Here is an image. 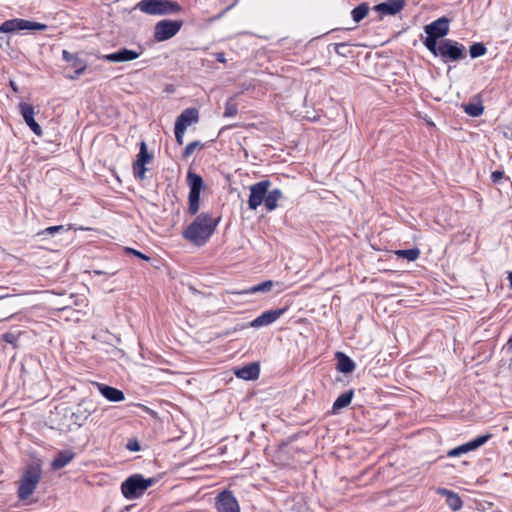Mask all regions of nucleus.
Masks as SVG:
<instances>
[{"mask_svg": "<svg viewBox=\"0 0 512 512\" xmlns=\"http://www.w3.org/2000/svg\"><path fill=\"white\" fill-rule=\"evenodd\" d=\"M286 311V308L267 310L251 321L250 326L253 328L266 327L277 321Z\"/></svg>", "mask_w": 512, "mask_h": 512, "instance_id": "nucleus-15", "label": "nucleus"}, {"mask_svg": "<svg viewBox=\"0 0 512 512\" xmlns=\"http://www.w3.org/2000/svg\"><path fill=\"white\" fill-rule=\"evenodd\" d=\"M487 49L483 43L477 42L469 47V53L472 58H478L486 53Z\"/></svg>", "mask_w": 512, "mask_h": 512, "instance_id": "nucleus-32", "label": "nucleus"}, {"mask_svg": "<svg viewBox=\"0 0 512 512\" xmlns=\"http://www.w3.org/2000/svg\"><path fill=\"white\" fill-rule=\"evenodd\" d=\"M238 113V106L233 98H229L225 103V110L223 116L226 118L234 117Z\"/></svg>", "mask_w": 512, "mask_h": 512, "instance_id": "nucleus-31", "label": "nucleus"}, {"mask_svg": "<svg viewBox=\"0 0 512 512\" xmlns=\"http://www.w3.org/2000/svg\"><path fill=\"white\" fill-rule=\"evenodd\" d=\"M274 286V282L272 280H266L259 284L253 285L247 289L242 290L239 292L241 295H250V294H256V293H267L271 291V289Z\"/></svg>", "mask_w": 512, "mask_h": 512, "instance_id": "nucleus-24", "label": "nucleus"}, {"mask_svg": "<svg viewBox=\"0 0 512 512\" xmlns=\"http://www.w3.org/2000/svg\"><path fill=\"white\" fill-rule=\"evenodd\" d=\"M337 360V370L344 374L352 373L355 370V362L344 352L338 351L335 353Z\"/></svg>", "mask_w": 512, "mask_h": 512, "instance_id": "nucleus-20", "label": "nucleus"}, {"mask_svg": "<svg viewBox=\"0 0 512 512\" xmlns=\"http://www.w3.org/2000/svg\"><path fill=\"white\" fill-rule=\"evenodd\" d=\"M153 158V155L148 152L147 145L144 141L140 143L139 153L137 154V159L133 163V174L135 178L139 180H143L146 177V167L145 165L150 163Z\"/></svg>", "mask_w": 512, "mask_h": 512, "instance_id": "nucleus-11", "label": "nucleus"}, {"mask_svg": "<svg viewBox=\"0 0 512 512\" xmlns=\"http://www.w3.org/2000/svg\"><path fill=\"white\" fill-rule=\"evenodd\" d=\"M396 254L398 257L407 259L408 261H415L420 256V250L418 248L404 249L396 251Z\"/></svg>", "mask_w": 512, "mask_h": 512, "instance_id": "nucleus-28", "label": "nucleus"}, {"mask_svg": "<svg viewBox=\"0 0 512 512\" xmlns=\"http://www.w3.org/2000/svg\"><path fill=\"white\" fill-rule=\"evenodd\" d=\"M126 251L127 253L129 254H133L135 255L136 257L142 259V260H145V261H149L150 260V257L143 254L142 252L138 251V250H135L133 248H126Z\"/></svg>", "mask_w": 512, "mask_h": 512, "instance_id": "nucleus-39", "label": "nucleus"}, {"mask_svg": "<svg viewBox=\"0 0 512 512\" xmlns=\"http://www.w3.org/2000/svg\"><path fill=\"white\" fill-rule=\"evenodd\" d=\"M98 59L106 62L119 63L117 52L101 55Z\"/></svg>", "mask_w": 512, "mask_h": 512, "instance_id": "nucleus-37", "label": "nucleus"}, {"mask_svg": "<svg viewBox=\"0 0 512 512\" xmlns=\"http://www.w3.org/2000/svg\"><path fill=\"white\" fill-rule=\"evenodd\" d=\"M86 68H87L86 62H78L77 64L74 65V69H75L74 73L69 75L68 78L71 80L78 79L80 77V75H82L84 73Z\"/></svg>", "mask_w": 512, "mask_h": 512, "instance_id": "nucleus-34", "label": "nucleus"}, {"mask_svg": "<svg viewBox=\"0 0 512 512\" xmlns=\"http://www.w3.org/2000/svg\"><path fill=\"white\" fill-rule=\"evenodd\" d=\"M428 50L435 57L441 58L444 63L459 61L466 57L464 45L451 39H443L435 45V49Z\"/></svg>", "mask_w": 512, "mask_h": 512, "instance_id": "nucleus-4", "label": "nucleus"}, {"mask_svg": "<svg viewBox=\"0 0 512 512\" xmlns=\"http://www.w3.org/2000/svg\"><path fill=\"white\" fill-rule=\"evenodd\" d=\"M126 448L132 452H138L140 450V444L136 439H129Z\"/></svg>", "mask_w": 512, "mask_h": 512, "instance_id": "nucleus-38", "label": "nucleus"}, {"mask_svg": "<svg viewBox=\"0 0 512 512\" xmlns=\"http://www.w3.org/2000/svg\"><path fill=\"white\" fill-rule=\"evenodd\" d=\"M353 396H354L353 389H350V390L346 391L345 393L339 395L333 403V406H332L333 412L336 413L337 411L347 407L351 403Z\"/></svg>", "mask_w": 512, "mask_h": 512, "instance_id": "nucleus-25", "label": "nucleus"}, {"mask_svg": "<svg viewBox=\"0 0 512 512\" xmlns=\"http://www.w3.org/2000/svg\"><path fill=\"white\" fill-rule=\"evenodd\" d=\"M70 229H71V226H67V227L64 225L50 226V227H47L44 230L40 231L38 234L43 235V236H46V235L54 236L56 233L67 232Z\"/></svg>", "mask_w": 512, "mask_h": 512, "instance_id": "nucleus-30", "label": "nucleus"}, {"mask_svg": "<svg viewBox=\"0 0 512 512\" xmlns=\"http://www.w3.org/2000/svg\"><path fill=\"white\" fill-rule=\"evenodd\" d=\"M405 0H387L374 6V10L380 14V18L387 15H396L405 6Z\"/></svg>", "mask_w": 512, "mask_h": 512, "instance_id": "nucleus-16", "label": "nucleus"}, {"mask_svg": "<svg viewBox=\"0 0 512 512\" xmlns=\"http://www.w3.org/2000/svg\"><path fill=\"white\" fill-rule=\"evenodd\" d=\"M449 23L450 20L448 18L441 17L424 27L427 37L424 39L423 44L427 49H435V45L438 44L437 40L449 33Z\"/></svg>", "mask_w": 512, "mask_h": 512, "instance_id": "nucleus-6", "label": "nucleus"}, {"mask_svg": "<svg viewBox=\"0 0 512 512\" xmlns=\"http://www.w3.org/2000/svg\"><path fill=\"white\" fill-rule=\"evenodd\" d=\"M18 109L26 125L33 131L34 134H36L37 136H41L43 134V131L40 125L34 119V106L25 102H21L18 105Z\"/></svg>", "mask_w": 512, "mask_h": 512, "instance_id": "nucleus-14", "label": "nucleus"}, {"mask_svg": "<svg viewBox=\"0 0 512 512\" xmlns=\"http://www.w3.org/2000/svg\"><path fill=\"white\" fill-rule=\"evenodd\" d=\"M42 477V468L38 463H30L24 469L17 490L20 501L27 500L36 490Z\"/></svg>", "mask_w": 512, "mask_h": 512, "instance_id": "nucleus-2", "label": "nucleus"}, {"mask_svg": "<svg viewBox=\"0 0 512 512\" xmlns=\"http://www.w3.org/2000/svg\"><path fill=\"white\" fill-rule=\"evenodd\" d=\"M47 28L48 26L43 23L22 18H14L6 20L0 25V33H16L22 30L45 31Z\"/></svg>", "mask_w": 512, "mask_h": 512, "instance_id": "nucleus-8", "label": "nucleus"}, {"mask_svg": "<svg viewBox=\"0 0 512 512\" xmlns=\"http://www.w3.org/2000/svg\"><path fill=\"white\" fill-rule=\"evenodd\" d=\"M10 87L13 89L14 92H18V86L14 81H10Z\"/></svg>", "mask_w": 512, "mask_h": 512, "instance_id": "nucleus-45", "label": "nucleus"}, {"mask_svg": "<svg viewBox=\"0 0 512 512\" xmlns=\"http://www.w3.org/2000/svg\"><path fill=\"white\" fill-rule=\"evenodd\" d=\"M464 111L471 117H478L483 114L484 107L481 103H468L464 106Z\"/></svg>", "mask_w": 512, "mask_h": 512, "instance_id": "nucleus-29", "label": "nucleus"}, {"mask_svg": "<svg viewBox=\"0 0 512 512\" xmlns=\"http://www.w3.org/2000/svg\"><path fill=\"white\" fill-rule=\"evenodd\" d=\"M348 46L347 43H336L334 44V51L341 56H345V52L343 51L344 48Z\"/></svg>", "mask_w": 512, "mask_h": 512, "instance_id": "nucleus-41", "label": "nucleus"}, {"mask_svg": "<svg viewBox=\"0 0 512 512\" xmlns=\"http://www.w3.org/2000/svg\"><path fill=\"white\" fill-rule=\"evenodd\" d=\"M438 493L443 496H446V504L453 511H458L462 508L463 502L458 494L446 488L438 489Z\"/></svg>", "mask_w": 512, "mask_h": 512, "instance_id": "nucleus-21", "label": "nucleus"}, {"mask_svg": "<svg viewBox=\"0 0 512 512\" xmlns=\"http://www.w3.org/2000/svg\"><path fill=\"white\" fill-rule=\"evenodd\" d=\"M153 483V478H144L140 474H134L121 484V492L126 499L134 500L141 497Z\"/></svg>", "mask_w": 512, "mask_h": 512, "instance_id": "nucleus-5", "label": "nucleus"}, {"mask_svg": "<svg viewBox=\"0 0 512 512\" xmlns=\"http://www.w3.org/2000/svg\"><path fill=\"white\" fill-rule=\"evenodd\" d=\"M116 52L118 55L119 62H128V61L135 60L141 54V52H137L135 50H131V49H127V48H122Z\"/></svg>", "mask_w": 512, "mask_h": 512, "instance_id": "nucleus-27", "label": "nucleus"}, {"mask_svg": "<svg viewBox=\"0 0 512 512\" xmlns=\"http://www.w3.org/2000/svg\"><path fill=\"white\" fill-rule=\"evenodd\" d=\"M135 9L151 16H165L179 13L182 7L172 0H141Z\"/></svg>", "mask_w": 512, "mask_h": 512, "instance_id": "nucleus-3", "label": "nucleus"}, {"mask_svg": "<svg viewBox=\"0 0 512 512\" xmlns=\"http://www.w3.org/2000/svg\"><path fill=\"white\" fill-rule=\"evenodd\" d=\"M8 297V295H0V300Z\"/></svg>", "mask_w": 512, "mask_h": 512, "instance_id": "nucleus-48", "label": "nucleus"}, {"mask_svg": "<svg viewBox=\"0 0 512 512\" xmlns=\"http://www.w3.org/2000/svg\"><path fill=\"white\" fill-rule=\"evenodd\" d=\"M93 273L95 275H108V276H113L116 274V271H113V272H105V271H102V270H94Z\"/></svg>", "mask_w": 512, "mask_h": 512, "instance_id": "nucleus-44", "label": "nucleus"}, {"mask_svg": "<svg viewBox=\"0 0 512 512\" xmlns=\"http://www.w3.org/2000/svg\"><path fill=\"white\" fill-rule=\"evenodd\" d=\"M507 279H508V281H509V285H510V287L512 288V272H509V273H508Z\"/></svg>", "mask_w": 512, "mask_h": 512, "instance_id": "nucleus-46", "label": "nucleus"}, {"mask_svg": "<svg viewBox=\"0 0 512 512\" xmlns=\"http://www.w3.org/2000/svg\"><path fill=\"white\" fill-rule=\"evenodd\" d=\"M201 142L200 141H193L191 143H189L185 149H184V153H183V156L185 158H188L190 155H192V153L194 152V150L198 147V146H201Z\"/></svg>", "mask_w": 512, "mask_h": 512, "instance_id": "nucleus-36", "label": "nucleus"}, {"mask_svg": "<svg viewBox=\"0 0 512 512\" xmlns=\"http://www.w3.org/2000/svg\"><path fill=\"white\" fill-rule=\"evenodd\" d=\"M234 374L239 379L246 381L257 380L260 375V365L258 362H251L243 367L235 368Z\"/></svg>", "mask_w": 512, "mask_h": 512, "instance_id": "nucleus-17", "label": "nucleus"}, {"mask_svg": "<svg viewBox=\"0 0 512 512\" xmlns=\"http://www.w3.org/2000/svg\"><path fill=\"white\" fill-rule=\"evenodd\" d=\"M504 176V173L502 171L496 170L493 171L491 174V179L494 183H497L500 179H502Z\"/></svg>", "mask_w": 512, "mask_h": 512, "instance_id": "nucleus-42", "label": "nucleus"}, {"mask_svg": "<svg viewBox=\"0 0 512 512\" xmlns=\"http://www.w3.org/2000/svg\"><path fill=\"white\" fill-rule=\"evenodd\" d=\"M282 197V191L278 188L269 190L265 195L264 206L268 211H273L278 206V201Z\"/></svg>", "mask_w": 512, "mask_h": 512, "instance_id": "nucleus-23", "label": "nucleus"}, {"mask_svg": "<svg viewBox=\"0 0 512 512\" xmlns=\"http://www.w3.org/2000/svg\"><path fill=\"white\" fill-rule=\"evenodd\" d=\"M62 58L66 62L70 63L72 68H74V65L78 62H85L83 59L79 58L77 54L70 53L67 50L62 51Z\"/></svg>", "mask_w": 512, "mask_h": 512, "instance_id": "nucleus-33", "label": "nucleus"}, {"mask_svg": "<svg viewBox=\"0 0 512 512\" xmlns=\"http://www.w3.org/2000/svg\"><path fill=\"white\" fill-rule=\"evenodd\" d=\"M174 133H175V139H176L177 144L182 145L185 131L174 128Z\"/></svg>", "mask_w": 512, "mask_h": 512, "instance_id": "nucleus-40", "label": "nucleus"}, {"mask_svg": "<svg viewBox=\"0 0 512 512\" xmlns=\"http://www.w3.org/2000/svg\"><path fill=\"white\" fill-rule=\"evenodd\" d=\"M215 59L217 62L219 63H226V57H225V54L223 52H218L215 54Z\"/></svg>", "mask_w": 512, "mask_h": 512, "instance_id": "nucleus-43", "label": "nucleus"}, {"mask_svg": "<svg viewBox=\"0 0 512 512\" xmlns=\"http://www.w3.org/2000/svg\"><path fill=\"white\" fill-rule=\"evenodd\" d=\"M75 454L68 450L60 451L51 462V467L54 470H59L68 465L74 458Z\"/></svg>", "mask_w": 512, "mask_h": 512, "instance_id": "nucleus-22", "label": "nucleus"}, {"mask_svg": "<svg viewBox=\"0 0 512 512\" xmlns=\"http://www.w3.org/2000/svg\"><path fill=\"white\" fill-rule=\"evenodd\" d=\"M368 13L369 5L366 2H363L352 9L351 16L356 23H359L368 15Z\"/></svg>", "mask_w": 512, "mask_h": 512, "instance_id": "nucleus-26", "label": "nucleus"}, {"mask_svg": "<svg viewBox=\"0 0 512 512\" xmlns=\"http://www.w3.org/2000/svg\"><path fill=\"white\" fill-rule=\"evenodd\" d=\"M219 224V218L209 213H201L186 227L182 236L196 246L205 245Z\"/></svg>", "mask_w": 512, "mask_h": 512, "instance_id": "nucleus-1", "label": "nucleus"}, {"mask_svg": "<svg viewBox=\"0 0 512 512\" xmlns=\"http://www.w3.org/2000/svg\"><path fill=\"white\" fill-rule=\"evenodd\" d=\"M187 182L189 186L188 212L191 215H196L200 207V193L203 189L204 181L199 174L189 171Z\"/></svg>", "mask_w": 512, "mask_h": 512, "instance_id": "nucleus-7", "label": "nucleus"}, {"mask_svg": "<svg viewBox=\"0 0 512 512\" xmlns=\"http://www.w3.org/2000/svg\"><path fill=\"white\" fill-rule=\"evenodd\" d=\"M271 186L269 180H262L250 186V195L248 199V206L251 210H256L262 203H264L265 195Z\"/></svg>", "mask_w": 512, "mask_h": 512, "instance_id": "nucleus-10", "label": "nucleus"}, {"mask_svg": "<svg viewBox=\"0 0 512 512\" xmlns=\"http://www.w3.org/2000/svg\"><path fill=\"white\" fill-rule=\"evenodd\" d=\"M97 388L100 394L110 402H120L125 399L124 393L115 387L97 383Z\"/></svg>", "mask_w": 512, "mask_h": 512, "instance_id": "nucleus-19", "label": "nucleus"}, {"mask_svg": "<svg viewBox=\"0 0 512 512\" xmlns=\"http://www.w3.org/2000/svg\"><path fill=\"white\" fill-rule=\"evenodd\" d=\"M182 20L163 19L157 22L153 29V37L157 42H163L174 37L182 28Z\"/></svg>", "mask_w": 512, "mask_h": 512, "instance_id": "nucleus-9", "label": "nucleus"}, {"mask_svg": "<svg viewBox=\"0 0 512 512\" xmlns=\"http://www.w3.org/2000/svg\"><path fill=\"white\" fill-rule=\"evenodd\" d=\"M20 335H21V332H18V333L6 332L2 335V339L4 342L11 344L13 346H16Z\"/></svg>", "mask_w": 512, "mask_h": 512, "instance_id": "nucleus-35", "label": "nucleus"}, {"mask_svg": "<svg viewBox=\"0 0 512 512\" xmlns=\"http://www.w3.org/2000/svg\"><path fill=\"white\" fill-rule=\"evenodd\" d=\"M198 111L194 108H187L176 118L174 128L179 130H186L192 123L198 121Z\"/></svg>", "mask_w": 512, "mask_h": 512, "instance_id": "nucleus-18", "label": "nucleus"}, {"mask_svg": "<svg viewBox=\"0 0 512 512\" xmlns=\"http://www.w3.org/2000/svg\"><path fill=\"white\" fill-rule=\"evenodd\" d=\"M491 437H492V434H490V433L485 434V435H480L467 443H464V444L459 445L453 449H450L447 452V457H450V458L459 457L462 454L473 451V450L481 447L482 445H484Z\"/></svg>", "mask_w": 512, "mask_h": 512, "instance_id": "nucleus-13", "label": "nucleus"}, {"mask_svg": "<svg viewBox=\"0 0 512 512\" xmlns=\"http://www.w3.org/2000/svg\"><path fill=\"white\" fill-rule=\"evenodd\" d=\"M215 508L218 512H240V506L230 490H223L215 499Z\"/></svg>", "mask_w": 512, "mask_h": 512, "instance_id": "nucleus-12", "label": "nucleus"}, {"mask_svg": "<svg viewBox=\"0 0 512 512\" xmlns=\"http://www.w3.org/2000/svg\"><path fill=\"white\" fill-rule=\"evenodd\" d=\"M507 345L512 349V335L509 337Z\"/></svg>", "mask_w": 512, "mask_h": 512, "instance_id": "nucleus-47", "label": "nucleus"}]
</instances>
